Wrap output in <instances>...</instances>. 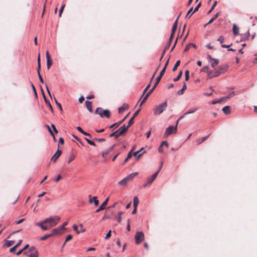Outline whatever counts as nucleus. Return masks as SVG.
Returning a JSON list of instances; mask_svg holds the SVG:
<instances>
[{
    "instance_id": "nucleus-1",
    "label": "nucleus",
    "mask_w": 257,
    "mask_h": 257,
    "mask_svg": "<svg viewBox=\"0 0 257 257\" xmlns=\"http://www.w3.org/2000/svg\"><path fill=\"white\" fill-rule=\"evenodd\" d=\"M60 220V217L59 216H50L41 222L36 223V225L41 227L43 230H47L56 225Z\"/></svg>"
},
{
    "instance_id": "nucleus-2",
    "label": "nucleus",
    "mask_w": 257,
    "mask_h": 257,
    "mask_svg": "<svg viewBox=\"0 0 257 257\" xmlns=\"http://www.w3.org/2000/svg\"><path fill=\"white\" fill-rule=\"evenodd\" d=\"M167 107V101L164 102L157 105L154 109V114L155 115H159L161 114L164 110H166Z\"/></svg>"
},
{
    "instance_id": "nucleus-3",
    "label": "nucleus",
    "mask_w": 257,
    "mask_h": 257,
    "mask_svg": "<svg viewBox=\"0 0 257 257\" xmlns=\"http://www.w3.org/2000/svg\"><path fill=\"white\" fill-rule=\"evenodd\" d=\"M138 174V172L131 173L124 178L122 180L118 182V184L121 186H126L127 183L133 180L134 178Z\"/></svg>"
},
{
    "instance_id": "nucleus-4",
    "label": "nucleus",
    "mask_w": 257,
    "mask_h": 257,
    "mask_svg": "<svg viewBox=\"0 0 257 257\" xmlns=\"http://www.w3.org/2000/svg\"><path fill=\"white\" fill-rule=\"evenodd\" d=\"M95 113L99 114L101 117L105 116L107 118H109L110 115V112L108 109L103 110L100 107H97L95 111Z\"/></svg>"
},
{
    "instance_id": "nucleus-5",
    "label": "nucleus",
    "mask_w": 257,
    "mask_h": 257,
    "mask_svg": "<svg viewBox=\"0 0 257 257\" xmlns=\"http://www.w3.org/2000/svg\"><path fill=\"white\" fill-rule=\"evenodd\" d=\"M177 132V126L170 125L166 129V131L164 134V137L167 138L170 135L176 134Z\"/></svg>"
},
{
    "instance_id": "nucleus-6",
    "label": "nucleus",
    "mask_w": 257,
    "mask_h": 257,
    "mask_svg": "<svg viewBox=\"0 0 257 257\" xmlns=\"http://www.w3.org/2000/svg\"><path fill=\"white\" fill-rule=\"evenodd\" d=\"M135 239L137 244L140 243L145 239V235L142 231H138L136 233Z\"/></svg>"
},
{
    "instance_id": "nucleus-7",
    "label": "nucleus",
    "mask_w": 257,
    "mask_h": 257,
    "mask_svg": "<svg viewBox=\"0 0 257 257\" xmlns=\"http://www.w3.org/2000/svg\"><path fill=\"white\" fill-rule=\"evenodd\" d=\"M178 18L177 19V20L175 21V22H174V23L173 24V27H172V33H171V34L170 35V37L169 43V44H168V48L169 47L172 40L174 38V34H175V32L176 31V29H177V26H178Z\"/></svg>"
},
{
    "instance_id": "nucleus-8",
    "label": "nucleus",
    "mask_w": 257,
    "mask_h": 257,
    "mask_svg": "<svg viewBox=\"0 0 257 257\" xmlns=\"http://www.w3.org/2000/svg\"><path fill=\"white\" fill-rule=\"evenodd\" d=\"M66 228L63 226H59L58 227L53 229L51 234H52V236L54 235L62 234L63 233V231Z\"/></svg>"
},
{
    "instance_id": "nucleus-9",
    "label": "nucleus",
    "mask_w": 257,
    "mask_h": 257,
    "mask_svg": "<svg viewBox=\"0 0 257 257\" xmlns=\"http://www.w3.org/2000/svg\"><path fill=\"white\" fill-rule=\"evenodd\" d=\"M165 73V69H163L160 73V75L156 79V82L155 84V85H154V86L152 87V88H154V89H155L156 87L157 86V85H158V84L159 83V82H160V80L162 78V77L163 76V75Z\"/></svg>"
},
{
    "instance_id": "nucleus-10",
    "label": "nucleus",
    "mask_w": 257,
    "mask_h": 257,
    "mask_svg": "<svg viewBox=\"0 0 257 257\" xmlns=\"http://www.w3.org/2000/svg\"><path fill=\"white\" fill-rule=\"evenodd\" d=\"M89 202L90 203H92V202L94 203V204L95 206H98L99 201L97 199V197L96 196H93V197H91V195H89Z\"/></svg>"
},
{
    "instance_id": "nucleus-11",
    "label": "nucleus",
    "mask_w": 257,
    "mask_h": 257,
    "mask_svg": "<svg viewBox=\"0 0 257 257\" xmlns=\"http://www.w3.org/2000/svg\"><path fill=\"white\" fill-rule=\"evenodd\" d=\"M109 200V198H106L104 202L102 203V204L99 206V207L95 211L96 212H98L101 210H102L105 209V205H106L108 202V201Z\"/></svg>"
},
{
    "instance_id": "nucleus-12",
    "label": "nucleus",
    "mask_w": 257,
    "mask_h": 257,
    "mask_svg": "<svg viewBox=\"0 0 257 257\" xmlns=\"http://www.w3.org/2000/svg\"><path fill=\"white\" fill-rule=\"evenodd\" d=\"M62 153L61 151H60L59 149H58L57 152L55 153V154L53 155V156L51 158V160L53 161L54 162H56L57 159L60 157Z\"/></svg>"
},
{
    "instance_id": "nucleus-13",
    "label": "nucleus",
    "mask_w": 257,
    "mask_h": 257,
    "mask_svg": "<svg viewBox=\"0 0 257 257\" xmlns=\"http://www.w3.org/2000/svg\"><path fill=\"white\" fill-rule=\"evenodd\" d=\"M158 176V173L155 172L150 177L147 179L148 183L152 184Z\"/></svg>"
},
{
    "instance_id": "nucleus-14",
    "label": "nucleus",
    "mask_w": 257,
    "mask_h": 257,
    "mask_svg": "<svg viewBox=\"0 0 257 257\" xmlns=\"http://www.w3.org/2000/svg\"><path fill=\"white\" fill-rule=\"evenodd\" d=\"M129 106L127 104H123L122 106L118 108V111L119 113H122L124 110H127Z\"/></svg>"
},
{
    "instance_id": "nucleus-15",
    "label": "nucleus",
    "mask_w": 257,
    "mask_h": 257,
    "mask_svg": "<svg viewBox=\"0 0 257 257\" xmlns=\"http://www.w3.org/2000/svg\"><path fill=\"white\" fill-rule=\"evenodd\" d=\"M128 115V114H127L126 116H125L121 120L118 121L117 122H115V123L112 124V125H111L109 126V127L110 128H112L113 127H114V128L117 127L126 119V118L127 117Z\"/></svg>"
},
{
    "instance_id": "nucleus-16",
    "label": "nucleus",
    "mask_w": 257,
    "mask_h": 257,
    "mask_svg": "<svg viewBox=\"0 0 257 257\" xmlns=\"http://www.w3.org/2000/svg\"><path fill=\"white\" fill-rule=\"evenodd\" d=\"M249 36H250V33H249V31H247L244 34H241V41H245L246 40H248Z\"/></svg>"
},
{
    "instance_id": "nucleus-17",
    "label": "nucleus",
    "mask_w": 257,
    "mask_h": 257,
    "mask_svg": "<svg viewBox=\"0 0 257 257\" xmlns=\"http://www.w3.org/2000/svg\"><path fill=\"white\" fill-rule=\"evenodd\" d=\"M128 127V126L124 124L121 126L118 131L119 132V134H121L122 135L127 130Z\"/></svg>"
},
{
    "instance_id": "nucleus-18",
    "label": "nucleus",
    "mask_w": 257,
    "mask_h": 257,
    "mask_svg": "<svg viewBox=\"0 0 257 257\" xmlns=\"http://www.w3.org/2000/svg\"><path fill=\"white\" fill-rule=\"evenodd\" d=\"M233 33L235 36L238 35L239 28L235 24H233L232 26Z\"/></svg>"
},
{
    "instance_id": "nucleus-19",
    "label": "nucleus",
    "mask_w": 257,
    "mask_h": 257,
    "mask_svg": "<svg viewBox=\"0 0 257 257\" xmlns=\"http://www.w3.org/2000/svg\"><path fill=\"white\" fill-rule=\"evenodd\" d=\"M85 105L87 107V109L89 112H91L92 111V102L89 101H86L85 102Z\"/></svg>"
},
{
    "instance_id": "nucleus-20",
    "label": "nucleus",
    "mask_w": 257,
    "mask_h": 257,
    "mask_svg": "<svg viewBox=\"0 0 257 257\" xmlns=\"http://www.w3.org/2000/svg\"><path fill=\"white\" fill-rule=\"evenodd\" d=\"M228 69V65H224L223 66H220L218 70L220 72V73H224Z\"/></svg>"
},
{
    "instance_id": "nucleus-21",
    "label": "nucleus",
    "mask_w": 257,
    "mask_h": 257,
    "mask_svg": "<svg viewBox=\"0 0 257 257\" xmlns=\"http://www.w3.org/2000/svg\"><path fill=\"white\" fill-rule=\"evenodd\" d=\"M222 110L225 114H228L230 112V107L229 106H225L223 107Z\"/></svg>"
},
{
    "instance_id": "nucleus-22",
    "label": "nucleus",
    "mask_w": 257,
    "mask_h": 257,
    "mask_svg": "<svg viewBox=\"0 0 257 257\" xmlns=\"http://www.w3.org/2000/svg\"><path fill=\"white\" fill-rule=\"evenodd\" d=\"M154 88H152L146 95V96L144 97L143 99L142 100V103H144L147 99L148 98V96L152 93V92L154 91Z\"/></svg>"
},
{
    "instance_id": "nucleus-23",
    "label": "nucleus",
    "mask_w": 257,
    "mask_h": 257,
    "mask_svg": "<svg viewBox=\"0 0 257 257\" xmlns=\"http://www.w3.org/2000/svg\"><path fill=\"white\" fill-rule=\"evenodd\" d=\"M139 203V200L138 197L135 196L133 199V205L134 208H137V206Z\"/></svg>"
},
{
    "instance_id": "nucleus-24",
    "label": "nucleus",
    "mask_w": 257,
    "mask_h": 257,
    "mask_svg": "<svg viewBox=\"0 0 257 257\" xmlns=\"http://www.w3.org/2000/svg\"><path fill=\"white\" fill-rule=\"evenodd\" d=\"M140 153V151H136L134 153V156L137 158V159H139L142 156V155L145 153V151H144L143 153Z\"/></svg>"
},
{
    "instance_id": "nucleus-25",
    "label": "nucleus",
    "mask_w": 257,
    "mask_h": 257,
    "mask_svg": "<svg viewBox=\"0 0 257 257\" xmlns=\"http://www.w3.org/2000/svg\"><path fill=\"white\" fill-rule=\"evenodd\" d=\"M187 88V86H186V84L185 83H184L183 84V86L182 88L181 89H180V90H179L178 92H177V94L178 95H182L184 93V91Z\"/></svg>"
},
{
    "instance_id": "nucleus-26",
    "label": "nucleus",
    "mask_w": 257,
    "mask_h": 257,
    "mask_svg": "<svg viewBox=\"0 0 257 257\" xmlns=\"http://www.w3.org/2000/svg\"><path fill=\"white\" fill-rule=\"evenodd\" d=\"M220 15V12L216 13L212 18L209 21L208 24H211L213 21H214Z\"/></svg>"
},
{
    "instance_id": "nucleus-27",
    "label": "nucleus",
    "mask_w": 257,
    "mask_h": 257,
    "mask_svg": "<svg viewBox=\"0 0 257 257\" xmlns=\"http://www.w3.org/2000/svg\"><path fill=\"white\" fill-rule=\"evenodd\" d=\"M123 214L122 212H119L116 215V218L117 219V221L118 222H120L122 220V217L121 215Z\"/></svg>"
},
{
    "instance_id": "nucleus-28",
    "label": "nucleus",
    "mask_w": 257,
    "mask_h": 257,
    "mask_svg": "<svg viewBox=\"0 0 257 257\" xmlns=\"http://www.w3.org/2000/svg\"><path fill=\"white\" fill-rule=\"evenodd\" d=\"M211 66L214 68L219 63V60L217 59H214L212 62H210Z\"/></svg>"
},
{
    "instance_id": "nucleus-29",
    "label": "nucleus",
    "mask_w": 257,
    "mask_h": 257,
    "mask_svg": "<svg viewBox=\"0 0 257 257\" xmlns=\"http://www.w3.org/2000/svg\"><path fill=\"white\" fill-rule=\"evenodd\" d=\"M39 252L38 250H34V251L31 252L30 254H29V257H38Z\"/></svg>"
},
{
    "instance_id": "nucleus-30",
    "label": "nucleus",
    "mask_w": 257,
    "mask_h": 257,
    "mask_svg": "<svg viewBox=\"0 0 257 257\" xmlns=\"http://www.w3.org/2000/svg\"><path fill=\"white\" fill-rule=\"evenodd\" d=\"M197 110V108H196V107L192 108V109H190L188 110L187 111H186L184 113V115H187V114H191V113H194Z\"/></svg>"
},
{
    "instance_id": "nucleus-31",
    "label": "nucleus",
    "mask_w": 257,
    "mask_h": 257,
    "mask_svg": "<svg viewBox=\"0 0 257 257\" xmlns=\"http://www.w3.org/2000/svg\"><path fill=\"white\" fill-rule=\"evenodd\" d=\"M224 99V97H221L218 99H216V100H213L211 101V103L212 104H216L217 103H219V102H221L223 99Z\"/></svg>"
},
{
    "instance_id": "nucleus-32",
    "label": "nucleus",
    "mask_w": 257,
    "mask_h": 257,
    "mask_svg": "<svg viewBox=\"0 0 257 257\" xmlns=\"http://www.w3.org/2000/svg\"><path fill=\"white\" fill-rule=\"evenodd\" d=\"M201 71L202 72H207V73H211L212 72L211 71L209 70V67L208 66L203 67L201 69Z\"/></svg>"
},
{
    "instance_id": "nucleus-33",
    "label": "nucleus",
    "mask_w": 257,
    "mask_h": 257,
    "mask_svg": "<svg viewBox=\"0 0 257 257\" xmlns=\"http://www.w3.org/2000/svg\"><path fill=\"white\" fill-rule=\"evenodd\" d=\"M180 64V61L178 60L176 62L175 65L174 66V67L173 68V69H172L173 71H175L177 70V67L179 66Z\"/></svg>"
},
{
    "instance_id": "nucleus-34",
    "label": "nucleus",
    "mask_w": 257,
    "mask_h": 257,
    "mask_svg": "<svg viewBox=\"0 0 257 257\" xmlns=\"http://www.w3.org/2000/svg\"><path fill=\"white\" fill-rule=\"evenodd\" d=\"M132 151H131L128 153V155L127 156V157L124 160V162H123L124 163H126L127 161V160L132 157Z\"/></svg>"
},
{
    "instance_id": "nucleus-35",
    "label": "nucleus",
    "mask_w": 257,
    "mask_h": 257,
    "mask_svg": "<svg viewBox=\"0 0 257 257\" xmlns=\"http://www.w3.org/2000/svg\"><path fill=\"white\" fill-rule=\"evenodd\" d=\"M14 242H15L14 240H7L6 243V246L7 247L10 246L12 245H13L14 243Z\"/></svg>"
},
{
    "instance_id": "nucleus-36",
    "label": "nucleus",
    "mask_w": 257,
    "mask_h": 257,
    "mask_svg": "<svg viewBox=\"0 0 257 257\" xmlns=\"http://www.w3.org/2000/svg\"><path fill=\"white\" fill-rule=\"evenodd\" d=\"M65 4H63L62 5V6L61 7V8L59 10V17H60L61 16L62 13L63 12V11L65 8Z\"/></svg>"
},
{
    "instance_id": "nucleus-37",
    "label": "nucleus",
    "mask_w": 257,
    "mask_h": 257,
    "mask_svg": "<svg viewBox=\"0 0 257 257\" xmlns=\"http://www.w3.org/2000/svg\"><path fill=\"white\" fill-rule=\"evenodd\" d=\"M46 127L47 128V129H48L49 132L50 133V134L52 136H53V137L55 139L54 135V134H53V132H52V130L51 128V127H50V126L47 125V124H46Z\"/></svg>"
},
{
    "instance_id": "nucleus-38",
    "label": "nucleus",
    "mask_w": 257,
    "mask_h": 257,
    "mask_svg": "<svg viewBox=\"0 0 257 257\" xmlns=\"http://www.w3.org/2000/svg\"><path fill=\"white\" fill-rule=\"evenodd\" d=\"M75 158V156L73 154H71L70 156V157L67 161V163H70V162H71L73 160H74Z\"/></svg>"
},
{
    "instance_id": "nucleus-39",
    "label": "nucleus",
    "mask_w": 257,
    "mask_h": 257,
    "mask_svg": "<svg viewBox=\"0 0 257 257\" xmlns=\"http://www.w3.org/2000/svg\"><path fill=\"white\" fill-rule=\"evenodd\" d=\"M193 12V8H191L189 10V11H188V13H187V15H186V18H187V17H189H189H190L192 16V13Z\"/></svg>"
},
{
    "instance_id": "nucleus-40",
    "label": "nucleus",
    "mask_w": 257,
    "mask_h": 257,
    "mask_svg": "<svg viewBox=\"0 0 257 257\" xmlns=\"http://www.w3.org/2000/svg\"><path fill=\"white\" fill-rule=\"evenodd\" d=\"M217 1H215V2L213 3V5H212V6H211V8L210 10L208 11V14L212 12V11H213V10L214 9V8H215V6H216V5H217Z\"/></svg>"
},
{
    "instance_id": "nucleus-41",
    "label": "nucleus",
    "mask_w": 257,
    "mask_h": 257,
    "mask_svg": "<svg viewBox=\"0 0 257 257\" xmlns=\"http://www.w3.org/2000/svg\"><path fill=\"white\" fill-rule=\"evenodd\" d=\"M234 95H235L234 92L232 91L228 95H227L226 96L224 97V99L229 98H231V97H233V96H234Z\"/></svg>"
},
{
    "instance_id": "nucleus-42",
    "label": "nucleus",
    "mask_w": 257,
    "mask_h": 257,
    "mask_svg": "<svg viewBox=\"0 0 257 257\" xmlns=\"http://www.w3.org/2000/svg\"><path fill=\"white\" fill-rule=\"evenodd\" d=\"M185 80L188 81L189 78V71L186 70L185 72Z\"/></svg>"
},
{
    "instance_id": "nucleus-43",
    "label": "nucleus",
    "mask_w": 257,
    "mask_h": 257,
    "mask_svg": "<svg viewBox=\"0 0 257 257\" xmlns=\"http://www.w3.org/2000/svg\"><path fill=\"white\" fill-rule=\"evenodd\" d=\"M72 236L70 234H69V235H68L66 236L65 241L63 245V247L64 246V245L65 244L66 242H67L68 241H69V240H70L72 238Z\"/></svg>"
},
{
    "instance_id": "nucleus-44",
    "label": "nucleus",
    "mask_w": 257,
    "mask_h": 257,
    "mask_svg": "<svg viewBox=\"0 0 257 257\" xmlns=\"http://www.w3.org/2000/svg\"><path fill=\"white\" fill-rule=\"evenodd\" d=\"M85 140H86V141L87 142V143L91 146H95V143L90 141V140L88 139L87 138H85Z\"/></svg>"
},
{
    "instance_id": "nucleus-45",
    "label": "nucleus",
    "mask_w": 257,
    "mask_h": 257,
    "mask_svg": "<svg viewBox=\"0 0 257 257\" xmlns=\"http://www.w3.org/2000/svg\"><path fill=\"white\" fill-rule=\"evenodd\" d=\"M182 72H180L179 73V74L178 75V76H177V77H176L174 79V81H177L179 79H180V78L182 77Z\"/></svg>"
},
{
    "instance_id": "nucleus-46",
    "label": "nucleus",
    "mask_w": 257,
    "mask_h": 257,
    "mask_svg": "<svg viewBox=\"0 0 257 257\" xmlns=\"http://www.w3.org/2000/svg\"><path fill=\"white\" fill-rule=\"evenodd\" d=\"M52 236V234L51 233L48 234H46V235H44V236L42 237L41 238V240H45L47 238H48V237Z\"/></svg>"
},
{
    "instance_id": "nucleus-47",
    "label": "nucleus",
    "mask_w": 257,
    "mask_h": 257,
    "mask_svg": "<svg viewBox=\"0 0 257 257\" xmlns=\"http://www.w3.org/2000/svg\"><path fill=\"white\" fill-rule=\"evenodd\" d=\"M201 3L200 2L197 6L195 8L194 10H193V12L192 13V14H193L194 13H195V12L197 11L198 10V9L200 8V7L201 6Z\"/></svg>"
},
{
    "instance_id": "nucleus-48",
    "label": "nucleus",
    "mask_w": 257,
    "mask_h": 257,
    "mask_svg": "<svg viewBox=\"0 0 257 257\" xmlns=\"http://www.w3.org/2000/svg\"><path fill=\"white\" fill-rule=\"evenodd\" d=\"M78 226L76 225H73V229L76 232V233L77 234H79V233H80V231L79 230H78Z\"/></svg>"
},
{
    "instance_id": "nucleus-49",
    "label": "nucleus",
    "mask_w": 257,
    "mask_h": 257,
    "mask_svg": "<svg viewBox=\"0 0 257 257\" xmlns=\"http://www.w3.org/2000/svg\"><path fill=\"white\" fill-rule=\"evenodd\" d=\"M31 86L33 89V91H34V93L35 94V95L36 96V97H37V92H36V90L35 89V86H34L33 84L32 83H31Z\"/></svg>"
},
{
    "instance_id": "nucleus-50",
    "label": "nucleus",
    "mask_w": 257,
    "mask_h": 257,
    "mask_svg": "<svg viewBox=\"0 0 257 257\" xmlns=\"http://www.w3.org/2000/svg\"><path fill=\"white\" fill-rule=\"evenodd\" d=\"M217 41L219 42V43L222 44L224 42V37L223 36H220L218 39Z\"/></svg>"
},
{
    "instance_id": "nucleus-51",
    "label": "nucleus",
    "mask_w": 257,
    "mask_h": 257,
    "mask_svg": "<svg viewBox=\"0 0 257 257\" xmlns=\"http://www.w3.org/2000/svg\"><path fill=\"white\" fill-rule=\"evenodd\" d=\"M114 134H115L114 137L115 138H117L118 137H119V136L122 135L121 134H119V132L118 130L114 132Z\"/></svg>"
},
{
    "instance_id": "nucleus-52",
    "label": "nucleus",
    "mask_w": 257,
    "mask_h": 257,
    "mask_svg": "<svg viewBox=\"0 0 257 257\" xmlns=\"http://www.w3.org/2000/svg\"><path fill=\"white\" fill-rule=\"evenodd\" d=\"M41 91H42V95H43V98H44L45 102L46 103L48 104V102H49V101H48L47 99H46V96H45V94L44 93V91H43V90L42 89L41 90Z\"/></svg>"
},
{
    "instance_id": "nucleus-53",
    "label": "nucleus",
    "mask_w": 257,
    "mask_h": 257,
    "mask_svg": "<svg viewBox=\"0 0 257 257\" xmlns=\"http://www.w3.org/2000/svg\"><path fill=\"white\" fill-rule=\"evenodd\" d=\"M134 119L133 117H132L129 120L128 125V127H130L133 123H134Z\"/></svg>"
},
{
    "instance_id": "nucleus-54",
    "label": "nucleus",
    "mask_w": 257,
    "mask_h": 257,
    "mask_svg": "<svg viewBox=\"0 0 257 257\" xmlns=\"http://www.w3.org/2000/svg\"><path fill=\"white\" fill-rule=\"evenodd\" d=\"M51 65V62L50 61V59L47 60V66L48 69H50Z\"/></svg>"
},
{
    "instance_id": "nucleus-55",
    "label": "nucleus",
    "mask_w": 257,
    "mask_h": 257,
    "mask_svg": "<svg viewBox=\"0 0 257 257\" xmlns=\"http://www.w3.org/2000/svg\"><path fill=\"white\" fill-rule=\"evenodd\" d=\"M79 226L80 228V229L79 230L80 232H83L85 231V229L84 228V227L82 224H80Z\"/></svg>"
},
{
    "instance_id": "nucleus-56",
    "label": "nucleus",
    "mask_w": 257,
    "mask_h": 257,
    "mask_svg": "<svg viewBox=\"0 0 257 257\" xmlns=\"http://www.w3.org/2000/svg\"><path fill=\"white\" fill-rule=\"evenodd\" d=\"M54 100H55V103L56 104V105L59 107L60 109L61 110H62V108L60 103L58 102V101H57V100L55 98H54Z\"/></svg>"
},
{
    "instance_id": "nucleus-57",
    "label": "nucleus",
    "mask_w": 257,
    "mask_h": 257,
    "mask_svg": "<svg viewBox=\"0 0 257 257\" xmlns=\"http://www.w3.org/2000/svg\"><path fill=\"white\" fill-rule=\"evenodd\" d=\"M220 74H221V73H220V72L219 71V70H218L217 71H216L214 72V74H213V76H214V77H216V76H219Z\"/></svg>"
},
{
    "instance_id": "nucleus-58",
    "label": "nucleus",
    "mask_w": 257,
    "mask_h": 257,
    "mask_svg": "<svg viewBox=\"0 0 257 257\" xmlns=\"http://www.w3.org/2000/svg\"><path fill=\"white\" fill-rule=\"evenodd\" d=\"M111 231L110 230L109 231L106 233V236L105 237V239H108L110 236H111Z\"/></svg>"
},
{
    "instance_id": "nucleus-59",
    "label": "nucleus",
    "mask_w": 257,
    "mask_h": 257,
    "mask_svg": "<svg viewBox=\"0 0 257 257\" xmlns=\"http://www.w3.org/2000/svg\"><path fill=\"white\" fill-rule=\"evenodd\" d=\"M163 162H161L160 163V166L159 167V168L158 169V170L156 172H157L158 174L159 173V172L160 171V170H161L162 169V167L163 166Z\"/></svg>"
},
{
    "instance_id": "nucleus-60",
    "label": "nucleus",
    "mask_w": 257,
    "mask_h": 257,
    "mask_svg": "<svg viewBox=\"0 0 257 257\" xmlns=\"http://www.w3.org/2000/svg\"><path fill=\"white\" fill-rule=\"evenodd\" d=\"M161 145H162V146L165 145V146L168 147L169 146V144L167 141H165L161 143Z\"/></svg>"
},
{
    "instance_id": "nucleus-61",
    "label": "nucleus",
    "mask_w": 257,
    "mask_h": 257,
    "mask_svg": "<svg viewBox=\"0 0 257 257\" xmlns=\"http://www.w3.org/2000/svg\"><path fill=\"white\" fill-rule=\"evenodd\" d=\"M34 250H37L35 248V247L34 246H31L29 249V252H32L34 251Z\"/></svg>"
},
{
    "instance_id": "nucleus-62",
    "label": "nucleus",
    "mask_w": 257,
    "mask_h": 257,
    "mask_svg": "<svg viewBox=\"0 0 257 257\" xmlns=\"http://www.w3.org/2000/svg\"><path fill=\"white\" fill-rule=\"evenodd\" d=\"M150 84H149L147 86V87L145 88V89L144 90L143 95L147 92V91L148 90V89L150 88Z\"/></svg>"
},
{
    "instance_id": "nucleus-63",
    "label": "nucleus",
    "mask_w": 257,
    "mask_h": 257,
    "mask_svg": "<svg viewBox=\"0 0 257 257\" xmlns=\"http://www.w3.org/2000/svg\"><path fill=\"white\" fill-rule=\"evenodd\" d=\"M140 111V109H138V110H137V111H136L135 112V113L133 114V118H135L136 116H137L138 115V114H139Z\"/></svg>"
},
{
    "instance_id": "nucleus-64",
    "label": "nucleus",
    "mask_w": 257,
    "mask_h": 257,
    "mask_svg": "<svg viewBox=\"0 0 257 257\" xmlns=\"http://www.w3.org/2000/svg\"><path fill=\"white\" fill-rule=\"evenodd\" d=\"M207 60H208V61L210 62H212V61L214 59V58H212L211 57V56L210 55H208L207 56Z\"/></svg>"
}]
</instances>
